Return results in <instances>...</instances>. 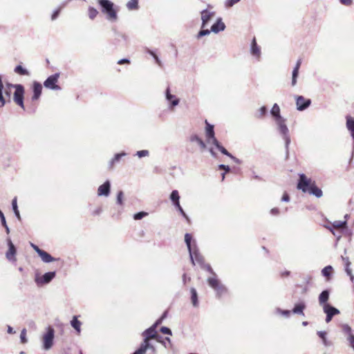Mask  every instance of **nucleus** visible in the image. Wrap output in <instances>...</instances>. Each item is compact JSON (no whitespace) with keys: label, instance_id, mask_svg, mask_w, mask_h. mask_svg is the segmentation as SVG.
Returning a JSON list of instances; mask_svg holds the SVG:
<instances>
[{"label":"nucleus","instance_id":"obj_1","mask_svg":"<svg viewBox=\"0 0 354 354\" xmlns=\"http://www.w3.org/2000/svg\"><path fill=\"white\" fill-rule=\"evenodd\" d=\"M297 188L304 193L308 192L317 198H320L322 196V191L316 185L315 182L304 174L299 175Z\"/></svg>","mask_w":354,"mask_h":354},{"label":"nucleus","instance_id":"obj_2","mask_svg":"<svg viewBox=\"0 0 354 354\" xmlns=\"http://www.w3.org/2000/svg\"><path fill=\"white\" fill-rule=\"evenodd\" d=\"M162 318L158 319L156 324H154L152 326L145 330L142 333V336L144 337V341L141 344L142 346H144L145 348H151L153 351H155L154 346L151 344L150 341L153 339H158L160 337V335H158L156 331L157 326L160 324Z\"/></svg>","mask_w":354,"mask_h":354},{"label":"nucleus","instance_id":"obj_3","mask_svg":"<svg viewBox=\"0 0 354 354\" xmlns=\"http://www.w3.org/2000/svg\"><path fill=\"white\" fill-rule=\"evenodd\" d=\"M101 7V11L106 15L108 20L115 21L118 19V10L115 8L114 3L109 0H97Z\"/></svg>","mask_w":354,"mask_h":354},{"label":"nucleus","instance_id":"obj_4","mask_svg":"<svg viewBox=\"0 0 354 354\" xmlns=\"http://www.w3.org/2000/svg\"><path fill=\"white\" fill-rule=\"evenodd\" d=\"M9 86H13L15 89L13 93V102L16 105L19 106L24 111L26 110L24 105V95H25V88L22 84H10Z\"/></svg>","mask_w":354,"mask_h":354},{"label":"nucleus","instance_id":"obj_5","mask_svg":"<svg viewBox=\"0 0 354 354\" xmlns=\"http://www.w3.org/2000/svg\"><path fill=\"white\" fill-rule=\"evenodd\" d=\"M55 330L52 326H48L42 336L43 347L45 350H49L53 345Z\"/></svg>","mask_w":354,"mask_h":354},{"label":"nucleus","instance_id":"obj_6","mask_svg":"<svg viewBox=\"0 0 354 354\" xmlns=\"http://www.w3.org/2000/svg\"><path fill=\"white\" fill-rule=\"evenodd\" d=\"M59 77V73H55L49 76L44 82V86L46 88L52 90H60V86L57 84Z\"/></svg>","mask_w":354,"mask_h":354},{"label":"nucleus","instance_id":"obj_7","mask_svg":"<svg viewBox=\"0 0 354 354\" xmlns=\"http://www.w3.org/2000/svg\"><path fill=\"white\" fill-rule=\"evenodd\" d=\"M55 272H48L42 276L36 275L35 281L38 286L48 283L55 277Z\"/></svg>","mask_w":354,"mask_h":354},{"label":"nucleus","instance_id":"obj_8","mask_svg":"<svg viewBox=\"0 0 354 354\" xmlns=\"http://www.w3.org/2000/svg\"><path fill=\"white\" fill-rule=\"evenodd\" d=\"M31 88L33 93L31 97V100L32 102L37 101L40 98L42 93V85L41 83L34 81L32 84Z\"/></svg>","mask_w":354,"mask_h":354},{"label":"nucleus","instance_id":"obj_9","mask_svg":"<svg viewBox=\"0 0 354 354\" xmlns=\"http://www.w3.org/2000/svg\"><path fill=\"white\" fill-rule=\"evenodd\" d=\"M189 252L193 265H195V262H196L201 266L204 265L205 259L203 256L197 250L193 249L191 250V252Z\"/></svg>","mask_w":354,"mask_h":354},{"label":"nucleus","instance_id":"obj_10","mask_svg":"<svg viewBox=\"0 0 354 354\" xmlns=\"http://www.w3.org/2000/svg\"><path fill=\"white\" fill-rule=\"evenodd\" d=\"M311 104L310 99L305 98L304 96L299 95L296 97L297 109L299 111H304L307 109Z\"/></svg>","mask_w":354,"mask_h":354},{"label":"nucleus","instance_id":"obj_11","mask_svg":"<svg viewBox=\"0 0 354 354\" xmlns=\"http://www.w3.org/2000/svg\"><path fill=\"white\" fill-rule=\"evenodd\" d=\"M324 311L326 314V322H330L333 317L339 313V310L330 306L329 304H325L324 306Z\"/></svg>","mask_w":354,"mask_h":354},{"label":"nucleus","instance_id":"obj_12","mask_svg":"<svg viewBox=\"0 0 354 354\" xmlns=\"http://www.w3.org/2000/svg\"><path fill=\"white\" fill-rule=\"evenodd\" d=\"M8 244L9 248L6 254V258L10 261H15V254L17 253V250L10 239H8Z\"/></svg>","mask_w":354,"mask_h":354},{"label":"nucleus","instance_id":"obj_13","mask_svg":"<svg viewBox=\"0 0 354 354\" xmlns=\"http://www.w3.org/2000/svg\"><path fill=\"white\" fill-rule=\"evenodd\" d=\"M111 185L109 180L106 181L104 184L100 185L97 189L98 196H109L110 193Z\"/></svg>","mask_w":354,"mask_h":354},{"label":"nucleus","instance_id":"obj_14","mask_svg":"<svg viewBox=\"0 0 354 354\" xmlns=\"http://www.w3.org/2000/svg\"><path fill=\"white\" fill-rule=\"evenodd\" d=\"M275 122L279 127L280 132L283 135L286 136L288 133V129L286 124V120L283 118L275 120Z\"/></svg>","mask_w":354,"mask_h":354},{"label":"nucleus","instance_id":"obj_15","mask_svg":"<svg viewBox=\"0 0 354 354\" xmlns=\"http://www.w3.org/2000/svg\"><path fill=\"white\" fill-rule=\"evenodd\" d=\"M251 53L252 55L255 56L257 59L260 58L261 56V48L257 45L255 37L253 38L252 44H251Z\"/></svg>","mask_w":354,"mask_h":354},{"label":"nucleus","instance_id":"obj_16","mask_svg":"<svg viewBox=\"0 0 354 354\" xmlns=\"http://www.w3.org/2000/svg\"><path fill=\"white\" fill-rule=\"evenodd\" d=\"M214 13L210 12L209 11L205 10L202 11L201 12V19L203 21L202 24V28H203L205 26V24L211 19V18L213 17Z\"/></svg>","mask_w":354,"mask_h":354},{"label":"nucleus","instance_id":"obj_17","mask_svg":"<svg viewBox=\"0 0 354 354\" xmlns=\"http://www.w3.org/2000/svg\"><path fill=\"white\" fill-rule=\"evenodd\" d=\"M225 28V24L222 21L221 19H219L211 27V30L215 33H217L221 30H223Z\"/></svg>","mask_w":354,"mask_h":354},{"label":"nucleus","instance_id":"obj_18","mask_svg":"<svg viewBox=\"0 0 354 354\" xmlns=\"http://www.w3.org/2000/svg\"><path fill=\"white\" fill-rule=\"evenodd\" d=\"M301 64V60L299 59L297 62V64L292 71V86H295L297 83V78L299 75V69L300 68Z\"/></svg>","mask_w":354,"mask_h":354},{"label":"nucleus","instance_id":"obj_19","mask_svg":"<svg viewBox=\"0 0 354 354\" xmlns=\"http://www.w3.org/2000/svg\"><path fill=\"white\" fill-rule=\"evenodd\" d=\"M346 127L354 140V118L351 116L346 117Z\"/></svg>","mask_w":354,"mask_h":354},{"label":"nucleus","instance_id":"obj_20","mask_svg":"<svg viewBox=\"0 0 354 354\" xmlns=\"http://www.w3.org/2000/svg\"><path fill=\"white\" fill-rule=\"evenodd\" d=\"M205 123L207 124L206 127V136L209 138L212 139V142L214 140V139H216L214 137V126L209 124L207 120L205 121Z\"/></svg>","mask_w":354,"mask_h":354},{"label":"nucleus","instance_id":"obj_21","mask_svg":"<svg viewBox=\"0 0 354 354\" xmlns=\"http://www.w3.org/2000/svg\"><path fill=\"white\" fill-rule=\"evenodd\" d=\"M342 261L344 262V264L345 266V270L348 275L351 277V279L353 280V276L352 275V271L350 268L351 262L348 257H342Z\"/></svg>","mask_w":354,"mask_h":354},{"label":"nucleus","instance_id":"obj_22","mask_svg":"<svg viewBox=\"0 0 354 354\" xmlns=\"http://www.w3.org/2000/svg\"><path fill=\"white\" fill-rule=\"evenodd\" d=\"M214 290L216 291V296L218 298H221L228 294L227 289L223 284L220 285Z\"/></svg>","mask_w":354,"mask_h":354},{"label":"nucleus","instance_id":"obj_23","mask_svg":"<svg viewBox=\"0 0 354 354\" xmlns=\"http://www.w3.org/2000/svg\"><path fill=\"white\" fill-rule=\"evenodd\" d=\"M329 298V292L328 290H324L319 296V302L321 305L327 304L326 302Z\"/></svg>","mask_w":354,"mask_h":354},{"label":"nucleus","instance_id":"obj_24","mask_svg":"<svg viewBox=\"0 0 354 354\" xmlns=\"http://www.w3.org/2000/svg\"><path fill=\"white\" fill-rule=\"evenodd\" d=\"M39 256L41 258L42 261L46 263H49L55 260L50 254L44 250L40 251Z\"/></svg>","mask_w":354,"mask_h":354},{"label":"nucleus","instance_id":"obj_25","mask_svg":"<svg viewBox=\"0 0 354 354\" xmlns=\"http://www.w3.org/2000/svg\"><path fill=\"white\" fill-rule=\"evenodd\" d=\"M306 308V305L304 302L297 304L295 306L294 308L292 309L293 313L295 314H301L302 315H304V310Z\"/></svg>","mask_w":354,"mask_h":354},{"label":"nucleus","instance_id":"obj_26","mask_svg":"<svg viewBox=\"0 0 354 354\" xmlns=\"http://www.w3.org/2000/svg\"><path fill=\"white\" fill-rule=\"evenodd\" d=\"M213 144L216 146V147L224 155H226L230 158H233L232 155L231 153H230L226 149H225L223 146H221L219 143V142L216 140V139H214V140L213 141Z\"/></svg>","mask_w":354,"mask_h":354},{"label":"nucleus","instance_id":"obj_27","mask_svg":"<svg viewBox=\"0 0 354 354\" xmlns=\"http://www.w3.org/2000/svg\"><path fill=\"white\" fill-rule=\"evenodd\" d=\"M207 283L209 286H211L214 290L218 288L222 283L221 281L216 277H209L207 279Z\"/></svg>","mask_w":354,"mask_h":354},{"label":"nucleus","instance_id":"obj_28","mask_svg":"<svg viewBox=\"0 0 354 354\" xmlns=\"http://www.w3.org/2000/svg\"><path fill=\"white\" fill-rule=\"evenodd\" d=\"M191 292V300L194 306L196 307L198 305V294L196 290L194 288L190 289Z\"/></svg>","mask_w":354,"mask_h":354},{"label":"nucleus","instance_id":"obj_29","mask_svg":"<svg viewBox=\"0 0 354 354\" xmlns=\"http://www.w3.org/2000/svg\"><path fill=\"white\" fill-rule=\"evenodd\" d=\"M189 140L191 142H196L202 149H204L206 147V145L205 144V142L197 135L191 136L189 138Z\"/></svg>","mask_w":354,"mask_h":354},{"label":"nucleus","instance_id":"obj_30","mask_svg":"<svg viewBox=\"0 0 354 354\" xmlns=\"http://www.w3.org/2000/svg\"><path fill=\"white\" fill-rule=\"evenodd\" d=\"M14 71L15 73L19 75H30L29 71L27 69L24 68L21 65L17 66L15 68Z\"/></svg>","mask_w":354,"mask_h":354},{"label":"nucleus","instance_id":"obj_31","mask_svg":"<svg viewBox=\"0 0 354 354\" xmlns=\"http://www.w3.org/2000/svg\"><path fill=\"white\" fill-rule=\"evenodd\" d=\"M271 114L274 120L282 118L280 115V108L277 104H274L271 109Z\"/></svg>","mask_w":354,"mask_h":354},{"label":"nucleus","instance_id":"obj_32","mask_svg":"<svg viewBox=\"0 0 354 354\" xmlns=\"http://www.w3.org/2000/svg\"><path fill=\"white\" fill-rule=\"evenodd\" d=\"M322 274L326 277V280L329 281L330 279L331 274L333 273V268L330 266H326L322 270Z\"/></svg>","mask_w":354,"mask_h":354},{"label":"nucleus","instance_id":"obj_33","mask_svg":"<svg viewBox=\"0 0 354 354\" xmlns=\"http://www.w3.org/2000/svg\"><path fill=\"white\" fill-rule=\"evenodd\" d=\"M171 200L174 202V204L175 206H179V194L177 190L172 191L171 195H170Z\"/></svg>","mask_w":354,"mask_h":354},{"label":"nucleus","instance_id":"obj_34","mask_svg":"<svg viewBox=\"0 0 354 354\" xmlns=\"http://www.w3.org/2000/svg\"><path fill=\"white\" fill-rule=\"evenodd\" d=\"M332 227L336 230H342L346 227V221H335L332 223Z\"/></svg>","mask_w":354,"mask_h":354},{"label":"nucleus","instance_id":"obj_35","mask_svg":"<svg viewBox=\"0 0 354 354\" xmlns=\"http://www.w3.org/2000/svg\"><path fill=\"white\" fill-rule=\"evenodd\" d=\"M81 322L77 319L76 316H74L71 321V326L77 330L78 333H80Z\"/></svg>","mask_w":354,"mask_h":354},{"label":"nucleus","instance_id":"obj_36","mask_svg":"<svg viewBox=\"0 0 354 354\" xmlns=\"http://www.w3.org/2000/svg\"><path fill=\"white\" fill-rule=\"evenodd\" d=\"M98 11L93 7H89L88 9V15L91 19H94L98 15Z\"/></svg>","mask_w":354,"mask_h":354},{"label":"nucleus","instance_id":"obj_37","mask_svg":"<svg viewBox=\"0 0 354 354\" xmlns=\"http://www.w3.org/2000/svg\"><path fill=\"white\" fill-rule=\"evenodd\" d=\"M192 236L190 234L186 233L185 235V241L186 243V245L187 246L189 252H191L192 250Z\"/></svg>","mask_w":354,"mask_h":354},{"label":"nucleus","instance_id":"obj_38","mask_svg":"<svg viewBox=\"0 0 354 354\" xmlns=\"http://www.w3.org/2000/svg\"><path fill=\"white\" fill-rule=\"evenodd\" d=\"M10 84H7L3 88V90H4L5 97L8 100V102L10 101L11 89L13 88V86H9Z\"/></svg>","mask_w":354,"mask_h":354},{"label":"nucleus","instance_id":"obj_39","mask_svg":"<svg viewBox=\"0 0 354 354\" xmlns=\"http://www.w3.org/2000/svg\"><path fill=\"white\" fill-rule=\"evenodd\" d=\"M138 0H129L127 6L129 10H135L138 8Z\"/></svg>","mask_w":354,"mask_h":354},{"label":"nucleus","instance_id":"obj_40","mask_svg":"<svg viewBox=\"0 0 354 354\" xmlns=\"http://www.w3.org/2000/svg\"><path fill=\"white\" fill-rule=\"evenodd\" d=\"M12 208H13V210L15 212V215L17 216V217L20 219V214H19V212L18 210V208H17V198H15L12 201Z\"/></svg>","mask_w":354,"mask_h":354},{"label":"nucleus","instance_id":"obj_41","mask_svg":"<svg viewBox=\"0 0 354 354\" xmlns=\"http://www.w3.org/2000/svg\"><path fill=\"white\" fill-rule=\"evenodd\" d=\"M3 88H0V107H3L6 102H8V100L3 94Z\"/></svg>","mask_w":354,"mask_h":354},{"label":"nucleus","instance_id":"obj_42","mask_svg":"<svg viewBox=\"0 0 354 354\" xmlns=\"http://www.w3.org/2000/svg\"><path fill=\"white\" fill-rule=\"evenodd\" d=\"M20 339L22 344H26L27 342L26 338V329L24 328L20 334Z\"/></svg>","mask_w":354,"mask_h":354},{"label":"nucleus","instance_id":"obj_43","mask_svg":"<svg viewBox=\"0 0 354 354\" xmlns=\"http://www.w3.org/2000/svg\"><path fill=\"white\" fill-rule=\"evenodd\" d=\"M147 214H148L147 212H140L135 214L133 216V218L135 220H140V219L142 218L143 217H145V216H147Z\"/></svg>","mask_w":354,"mask_h":354},{"label":"nucleus","instance_id":"obj_44","mask_svg":"<svg viewBox=\"0 0 354 354\" xmlns=\"http://www.w3.org/2000/svg\"><path fill=\"white\" fill-rule=\"evenodd\" d=\"M267 113V109L266 106H261L259 110V118H263Z\"/></svg>","mask_w":354,"mask_h":354},{"label":"nucleus","instance_id":"obj_45","mask_svg":"<svg viewBox=\"0 0 354 354\" xmlns=\"http://www.w3.org/2000/svg\"><path fill=\"white\" fill-rule=\"evenodd\" d=\"M241 0H227L225 2V6L227 8L232 7L234 4L239 2Z\"/></svg>","mask_w":354,"mask_h":354},{"label":"nucleus","instance_id":"obj_46","mask_svg":"<svg viewBox=\"0 0 354 354\" xmlns=\"http://www.w3.org/2000/svg\"><path fill=\"white\" fill-rule=\"evenodd\" d=\"M123 192L120 191L117 196V202L120 205H122Z\"/></svg>","mask_w":354,"mask_h":354},{"label":"nucleus","instance_id":"obj_47","mask_svg":"<svg viewBox=\"0 0 354 354\" xmlns=\"http://www.w3.org/2000/svg\"><path fill=\"white\" fill-rule=\"evenodd\" d=\"M177 207V209L179 210V212L182 214V215L187 219V221L188 222H189V217L187 216V215L185 214V212H184L183 209L182 208V207L180 206V205L179 204V206H176Z\"/></svg>","mask_w":354,"mask_h":354},{"label":"nucleus","instance_id":"obj_48","mask_svg":"<svg viewBox=\"0 0 354 354\" xmlns=\"http://www.w3.org/2000/svg\"><path fill=\"white\" fill-rule=\"evenodd\" d=\"M147 348H145L144 346H142L140 345V348L136 351L134 352L133 354H145V352L147 351Z\"/></svg>","mask_w":354,"mask_h":354},{"label":"nucleus","instance_id":"obj_49","mask_svg":"<svg viewBox=\"0 0 354 354\" xmlns=\"http://www.w3.org/2000/svg\"><path fill=\"white\" fill-rule=\"evenodd\" d=\"M160 331L163 333V334H167V335H171V330L167 328V327H165V326H163L160 328Z\"/></svg>","mask_w":354,"mask_h":354},{"label":"nucleus","instance_id":"obj_50","mask_svg":"<svg viewBox=\"0 0 354 354\" xmlns=\"http://www.w3.org/2000/svg\"><path fill=\"white\" fill-rule=\"evenodd\" d=\"M124 155H125V153H117V154H115V156H114V158H113V160H112V165H113L115 162L118 161V160L120 159V158H121L122 156H124Z\"/></svg>","mask_w":354,"mask_h":354},{"label":"nucleus","instance_id":"obj_51","mask_svg":"<svg viewBox=\"0 0 354 354\" xmlns=\"http://www.w3.org/2000/svg\"><path fill=\"white\" fill-rule=\"evenodd\" d=\"M137 154L139 157L141 158L147 156L149 154V151L147 150H142L138 151Z\"/></svg>","mask_w":354,"mask_h":354},{"label":"nucleus","instance_id":"obj_52","mask_svg":"<svg viewBox=\"0 0 354 354\" xmlns=\"http://www.w3.org/2000/svg\"><path fill=\"white\" fill-rule=\"evenodd\" d=\"M210 32V31L207 29V30H201L199 32H198V37H203L204 35H208L209 33Z\"/></svg>","mask_w":354,"mask_h":354},{"label":"nucleus","instance_id":"obj_53","mask_svg":"<svg viewBox=\"0 0 354 354\" xmlns=\"http://www.w3.org/2000/svg\"><path fill=\"white\" fill-rule=\"evenodd\" d=\"M202 267L205 268L210 273H212V274H215L214 272H213V270H212V267L210 266V265L205 264V263L204 265L202 266Z\"/></svg>","mask_w":354,"mask_h":354},{"label":"nucleus","instance_id":"obj_54","mask_svg":"<svg viewBox=\"0 0 354 354\" xmlns=\"http://www.w3.org/2000/svg\"><path fill=\"white\" fill-rule=\"evenodd\" d=\"M318 335L323 339L324 344H326V333L319 331V332H318Z\"/></svg>","mask_w":354,"mask_h":354},{"label":"nucleus","instance_id":"obj_55","mask_svg":"<svg viewBox=\"0 0 354 354\" xmlns=\"http://www.w3.org/2000/svg\"><path fill=\"white\" fill-rule=\"evenodd\" d=\"M218 167H219V169H223V170H225L226 172L230 171V169L229 166H227V165H220L218 166Z\"/></svg>","mask_w":354,"mask_h":354},{"label":"nucleus","instance_id":"obj_56","mask_svg":"<svg viewBox=\"0 0 354 354\" xmlns=\"http://www.w3.org/2000/svg\"><path fill=\"white\" fill-rule=\"evenodd\" d=\"M270 213L272 215H278L279 214V209L277 207H274L270 210Z\"/></svg>","mask_w":354,"mask_h":354},{"label":"nucleus","instance_id":"obj_57","mask_svg":"<svg viewBox=\"0 0 354 354\" xmlns=\"http://www.w3.org/2000/svg\"><path fill=\"white\" fill-rule=\"evenodd\" d=\"M129 63H130V61L127 59H122L118 62V64L120 65L124 64H129Z\"/></svg>","mask_w":354,"mask_h":354},{"label":"nucleus","instance_id":"obj_58","mask_svg":"<svg viewBox=\"0 0 354 354\" xmlns=\"http://www.w3.org/2000/svg\"><path fill=\"white\" fill-rule=\"evenodd\" d=\"M281 200L283 201H286V202L289 201L290 197H289V195L288 194V193L286 192V193L283 194Z\"/></svg>","mask_w":354,"mask_h":354},{"label":"nucleus","instance_id":"obj_59","mask_svg":"<svg viewBox=\"0 0 354 354\" xmlns=\"http://www.w3.org/2000/svg\"><path fill=\"white\" fill-rule=\"evenodd\" d=\"M0 218H1V223L3 225H6V218L4 217V215L3 214V212L0 210Z\"/></svg>","mask_w":354,"mask_h":354},{"label":"nucleus","instance_id":"obj_60","mask_svg":"<svg viewBox=\"0 0 354 354\" xmlns=\"http://www.w3.org/2000/svg\"><path fill=\"white\" fill-rule=\"evenodd\" d=\"M290 271H284V272H282L280 273V277L282 278L287 277L290 275Z\"/></svg>","mask_w":354,"mask_h":354},{"label":"nucleus","instance_id":"obj_61","mask_svg":"<svg viewBox=\"0 0 354 354\" xmlns=\"http://www.w3.org/2000/svg\"><path fill=\"white\" fill-rule=\"evenodd\" d=\"M339 1L342 4L346 5V6H349L352 3V0H339Z\"/></svg>","mask_w":354,"mask_h":354},{"label":"nucleus","instance_id":"obj_62","mask_svg":"<svg viewBox=\"0 0 354 354\" xmlns=\"http://www.w3.org/2000/svg\"><path fill=\"white\" fill-rule=\"evenodd\" d=\"M167 98L168 100L171 101L173 98H174V96L169 93V88L167 90Z\"/></svg>","mask_w":354,"mask_h":354},{"label":"nucleus","instance_id":"obj_63","mask_svg":"<svg viewBox=\"0 0 354 354\" xmlns=\"http://www.w3.org/2000/svg\"><path fill=\"white\" fill-rule=\"evenodd\" d=\"M59 10H57L56 11H55L54 13L52 15V17H51L52 19L53 20L55 19L57 17V16L59 15Z\"/></svg>","mask_w":354,"mask_h":354},{"label":"nucleus","instance_id":"obj_64","mask_svg":"<svg viewBox=\"0 0 354 354\" xmlns=\"http://www.w3.org/2000/svg\"><path fill=\"white\" fill-rule=\"evenodd\" d=\"M350 344H351V347L354 349V335L351 336Z\"/></svg>","mask_w":354,"mask_h":354}]
</instances>
